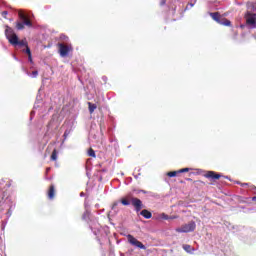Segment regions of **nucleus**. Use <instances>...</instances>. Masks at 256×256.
<instances>
[{"instance_id": "nucleus-1", "label": "nucleus", "mask_w": 256, "mask_h": 256, "mask_svg": "<svg viewBox=\"0 0 256 256\" xmlns=\"http://www.w3.org/2000/svg\"><path fill=\"white\" fill-rule=\"evenodd\" d=\"M18 16L22 21L16 23V28L18 31H23V29H25V25L26 27H33V22H31V19H33V14L31 12L25 13L23 10H19Z\"/></svg>"}, {"instance_id": "nucleus-2", "label": "nucleus", "mask_w": 256, "mask_h": 256, "mask_svg": "<svg viewBox=\"0 0 256 256\" xmlns=\"http://www.w3.org/2000/svg\"><path fill=\"white\" fill-rule=\"evenodd\" d=\"M197 227L195 221H190L187 224H183L181 227L176 228V233H193Z\"/></svg>"}, {"instance_id": "nucleus-3", "label": "nucleus", "mask_w": 256, "mask_h": 256, "mask_svg": "<svg viewBox=\"0 0 256 256\" xmlns=\"http://www.w3.org/2000/svg\"><path fill=\"white\" fill-rule=\"evenodd\" d=\"M209 15L219 25H224L225 27H229L231 25V21H229L227 18L219 15V12H210Z\"/></svg>"}, {"instance_id": "nucleus-4", "label": "nucleus", "mask_w": 256, "mask_h": 256, "mask_svg": "<svg viewBox=\"0 0 256 256\" xmlns=\"http://www.w3.org/2000/svg\"><path fill=\"white\" fill-rule=\"evenodd\" d=\"M244 19L246 20V25L249 29H256V13L248 11L245 13Z\"/></svg>"}, {"instance_id": "nucleus-5", "label": "nucleus", "mask_w": 256, "mask_h": 256, "mask_svg": "<svg viewBox=\"0 0 256 256\" xmlns=\"http://www.w3.org/2000/svg\"><path fill=\"white\" fill-rule=\"evenodd\" d=\"M58 47L61 57H67V55H69V52L73 50V47H71V45H65L63 43H58Z\"/></svg>"}, {"instance_id": "nucleus-6", "label": "nucleus", "mask_w": 256, "mask_h": 256, "mask_svg": "<svg viewBox=\"0 0 256 256\" xmlns=\"http://www.w3.org/2000/svg\"><path fill=\"white\" fill-rule=\"evenodd\" d=\"M127 239H128V242L130 243V245H133L134 247H138V249H147V247H145L143 245V243H141V241H139L135 237H133V235L128 234Z\"/></svg>"}, {"instance_id": "nucleus-7", "label": "nucleus", "mask_w": 256, "mask_h": 256, "mask_svg": "<svg viewBox=\"0 0 256 256\" xmlns=\"http://www.w3.org/2000/svg\"><path fill=\"white\" fill-rule=\"evenodd\" d=\"M131 204L135 207L137 213L143 209V202L139 198H130Z\"/></svg>"}, {"instance_id": "nucleus-8", "label": "nucleus", "mask_w": 256, "mask_h": 256, "mask_svg": "<svg viewBox=\"0 0 256 256\" xmlns=\"http://www.w3.org/2000/svg\"><path fill=\"white\" fill-rule=\"evenodd\" d=\"M204 177L207 179H221V174H217L214 171H208Z\"/></svg>"}, {"instance_id": "nucleus-9", "label": "nucleus", "mask_w": 256, "mask_h": 256, "mask_svg": "<svg viewBox=\"0 0 256 256\" xmlns=\"http://www.w3.org/2000/svg\"><path fill=\"white\" fill-rule=\"evenodd\" d=\"M182 249H184V251H186V253H189L190 255H193V253H195V248L191 247V245L189 244H183Z\"/></svg>"}, {"instance_id": "nucleus-10", "label": "nucleus", "mask_w": 256, "mask_h": 256, "mask_svg": "<svg viewBox=\"0 0 256 256\" xmlns=\"http://www.w3.org/2000/svg\"><path fill=\"white\" fill-rule=\"evenodd\" d=\"M8 41L11 45H17L19 43V37H17V34H14L8 38Z\"/></svg>"}, {"instance_id": "nucleus-11", "label": "nucleus", "mask_w": 256, "mask_h": 256, "mask_svg": "<svg viewBox=\"0 0 256 256\" xmlns=\"http://www.w3.org/2000/svg\"><path fill=\"white\" fill-rule=\"evenodd\" d=\"M140 215H142V217H144V219H151V217H153V214L147 209L142 210L140 212Z\"/></svg>"}, {"instance_id": "nucleus-12", "label": "nucleus", "mask_w": 256, "mask_h": 256, "mask_svg": "<svg viewBox=\"0 0 256 256\" xmlns=\"http://www.w3.org/2000/svg\"><path fill=\"white\" fill-rule=\"evenodd\" d=\"M5 35L7 39H9V37H13V35H15V32H13V29L11 27L7 26L5 30Z\"/></svg>"}, {"instance_id": "nucleus-13", "label": "nucleus", "mask_w": 256, "mask_h": 256, "mask_svg": "<svg viewBox=\"0 0 256 256\" xmlns=\"http://www.w3.org/2000/svg\"><path fill=\"white\" fill-rule=\"evenodd\" d=\"M55 197V186L51 185L48 191V199H54Z\"/></svg>"}, {"instance_id": "nucleus-14", "label": "nucleus", "mask_w": 256, "mask_h": 256, "mask_svg": "<svg viewBox=\"0 0 256 256\" xmlns=\"http://www.w3.org/2000/svg\"><path fill=\"white\" fill-rule=\"evenodd\" d=\"M41 107V96L37 95L36 102L34 104V110L39 109Z\"/></svg>"}, {"instance_id": "nucleus-15", "label": "nucleus", "mask_w": 256, "mask_h": 256, "mask_svg": "<svg viewBox=\"0 0 256 256\" xmlns=\"http://www.w3.org/2000/svg\"><path fill=\"white\" fill-rule=\"evenodd\" d=\"M88 107H89V113H94L95 109H97V104H93L91 102H88Z\"/></svg>"}, {"instance_id": "nucleus-16", "label": "nucleus", "mask_w": 256, "mask_h": 256, "mask_svg": "<svg viewBox=\"0 0 256 256\" xmlns=\"http://www.w3.org/2000/svg\"><path fill=\"white\" fill-rule=\"evenodd\" d=\"M195 3H197V0H190L189 3L187 4L185 10L188 11L192 7H195Z\"/></svg>"}, {"instance_id": "nucleus-17", "label": "nucleus", "mask_w": 256, "mask_h": 256, "mask_svg": "<svg viewBox=\"0 0 256 256\" xmlns=\"http://www.w3.org/2000/svg\"><path fill=\"white\" fill-rule=\"evenodd\" d=\"M90 215H91V212L88 209H86V211L84 212V214L82 216V219L84 221H88Z\"/></svg>"}, {"instance_id": "nucleus-18", "label": "nucleus", "mask_w": 256, "mask_h": 256, "mask_svg": "<svg viewBox=\"0 0 256 256\" xmlns=\"http://www.w3.org/2000/svg\"><path fill=\"white\" fill-rule=\"evenodd\" d=\"M160 218L164 219V221H169V219H173V217H169V215L165 213L160 214Z\"/></svg>"}, {"instance_id": "nucleus-19", "label": "nucleus", "mask_w": 256, "mask_h": 256, "mask_svg": "<svg viewBox=\"0 0 256 256\" xmlns=\"http://www.w3.org/2000/svg\"><path fill=\"white\" fill-rule=\"evenodd\" d=\"M51 160L52 161H57V150L54 149L51 155Z\"/></svg>"}, {"instance_id": "nucleus-20", "label": "nucleus", "mask_w": 256, "mask_h": 256, "mask_svg": "<svg viewBox=\"0 0 256 256\" xmlns=\"http://www.w3.org/2000/svg\"><path fill=\"white\" fill-rule=\"evenodd\" d=\"M168 177H177L179 175L178 170L177 171H172L167 173Z\"/></svg>"}, {"instance_id": "nucleus-21", "label": "nucleus", "mask_w": 256, "mask_h": 256, "mask_svg": "<svg viewBox=\"0 0 256 256\" xmlns=\"http://www.w3.org/2000/svg\"><path fill=\"white\" fill-rule=\"evenodd\" d=\"M88 155H89V157H96V155H95V150H93L92 148H90V149L88 150Z\"/></svg>"}, {"instance_id": "nucleus-22", "label": "nucleus", "mask_w": 256, "mask_h": 256, "mask_svg": "<svg viewBox=\"0 0 256 256\" xmlns=\"http://www.w3.org/2000/svg\"><path fill=\"white\" fill-rule=\"evenodd\" d=\"M60 40L67 42V41H69V37H67L65 34H62V35H60Z\"/></svg>"}, {"instance_id": "nucleus-23", "label": "nucleus", "mask_w": 256, "mask_h": 256, "mask_svg": "<svg viewBox=\"0 0 256 256\" xmlns=\"http://www.w3.org/2000/svg\"><path fill=\"white\" fill-rule=\"evenodd\" d=\"M121 203H122V205H125V206L131 205V203H130L129 200H127V199H122V200H121Z\"/></svg>"}, {"instance_id": "nucleus-24", "label": "nucleus", "mask_w": 256, "mask_h": 256, "mask_svg": "<svg viewBox=\"0 0 256 256\" xmlns=\"http://www.w3.org/2000/svg\"><path fill=\"white\" fill-rule=\"evenodd\" d=\"M188 171H190L189 168H183V169L178 170V173H188Z\"/></svg>"}, {"instance_id": "nucleus-25", "label": "nucleus", "mask_w": 256, "mask_h": 256, "mask_svg": "<svg viewBox=\"0 0 256 256\" xmlns=\"http://www.w3.org/2000/svg\"><path fill=\"white\" fill-rule=\"evenodd\" d=\"M37 75H39V72L38 71H33L32 74L30 75V77L35 79V77H37Z\"/></svg>"}, {"instance_id": "nucleus-26", "label": "nucleus", "mask_w": 256, "mask_h": 256, "mask_svg": "<svg viewBox=\"0 0 256 256\" xmlns=\"http://www.w3.org/2000/svg\"><path fill=\"white\" fill-rule=\"evenodd\" d=\"M7 15H9V12L7 11L2 12V17H4V19H7Z\"/></svg>"}, {"instance_id": "nucleus-27", "label": "nucleus", "mask_w": 256, "mask_h": 256, "mask_svg": "<svg viewBox=\"0 0 256 256\" xmlns=\"http://www.w3.org/2000/svg\"><path fill=\"white\" fill-rule=\"evenodd\" d=\"M17 45H19L20 47H25V42H24V41H19V40H18Z\"/></svg>"}, {"instance_id": "nucleus-28", "label": "nucleus", "mask_w": 256, "mask_h": 256, "mask_svg": "<svg viewBox=\"0 0 256 256\" xmlns=\"http://www.w3.org/2000/svg\"><path fill=\"white\" fill-rule=\"evenodd\" d=\"M26 53L27 55H31V49H29V47L26 48Z\"/></svg>"}, {"instance_id": "nucleus-29", "label": "nucleus", "mask_w": 256, "mask_h": 256, "mask_svg": "<svg viewBox=\"0 0 256 256\" xmlns=\"http://www.w3.org/2000/svg\"><path fill=\"white\" fill-rule=\"evenodd\" d=\"M33 115H35V110H32L30 113V119H33Z\"/></svg>"}, {"instance_id": "nucleus-30", "label": "nucleus", "mask_w": 256, "mask_h": 256, "mask_svg": "<svg viewBox=\"0 0 256 256\" xmlns=\"http://www.w3.org/2000/svg\"><path fill=\"white\" fill-rule=\"evenodd\" d=\"M28 59H29L30 63H33V58L31 57V54L28 55Z\"/></svg>"}, {"instance_id": "nucleus-31", "label": "nucleus", "mask_w": 256, "mask_h": 256, "mask_svg": "<svg viewBox=\"0 0 256 256\" xmlns=\"http://www.w3.org/2000/svg\"><path fill=\"white\" fill-rule=\"evenodd\" d=\"M117 205H119V203H118V202H115V203L113 204V206H112V209H115V207H117Z\"/></svg>"}, {"instance_id": "nucleus-32", "label": "nucleus", "mask_w": 256, "mask_h": 256, "mask_svg": "<svg viewBox=\"0 0 256 256\" xmlns=\"http://www.w3.org/2000/svg\"><path fill=\"white\" fill-rule=\"evenodd\" d=\"M166 1H167V0H161V1H160V5H165Z\"/></svg>"}, {"instance_id": "nucleus-33", "label": "nucleus", "mask_w": 256, "mask_h": 256, "mask_svg": "<svg viewBox=\"0 0 256 256\" xmlns=\"http://www.w3.org/2000/svg\"><path fill=\"white\" fill-rule=\"evenodd\" d=\"M80 197H85V193H84V192H81V193H80Z\"/></svg>"}, {"instance_id": "nucleus-34", "label": "nucleus", "mask_w": 256, "mask_h": 256, "mask_svg": "<svg viewBox=\"0 0 256 256\" xmlns=\"http://www.w3.org/2000/svg\"><path fill=\"white\" fill-rule=\"evenodd\" d=\"M247 185H249V184L244 183V184H242V187H247Z\"/></svg>"}, {"instance_id": "nucleus-35", "label": "nucleus", "mask_w": 256, "mask_h": 256, "mask_svg": "<svg viewBox=\"0 0 256 256\" xmlns=\"http://www.w3.org/2000/svg\"><path fill=\"white\" fill-rule=\"evenodd\" d=\"M252 201H256V196L252 197Z\"/></svg>"}, {"instance_id": "nucleus-36", "label": "nucleus", "mask_w": 256, "mask_h": 256, "mask_svg": "<svg viewBox=\"0 0 256 256\" xmlns=\"http://www.w3.org/2000/svg\"><path fill=\"white\" fill-rule=\"evenodd\" d=\"M46 171H47V173H49V171H51V168H47V170H46Z\"/></svg>"}, {"instance_id": "nucleus-37", "label": "nucleus", "mask_w": 256, "mask_h": 256, "mask_svg": "<svg viewBox=\"0 0 256 256\" xmlns=\"http://www.w3.org/2000/svg\"><path fill=\"white\" fill-rule=\"evenodd\" d=\"M64 137H67V132L64 133Z\"/></svg>"}, {"instance_id": "nucleus-38", "label": "nucleus", "mask_w": 256, "mask_h": 256, "mask_svg": "<svg viewBox=\"0 0 256 256\" xmlns=\"http://www.w3.org/2000/svg\"><path fill=\"white\" fill-rule=\"evenodd\" d=\"M14 59L17 61V57H14Z\"/></svg>"}]
</instances>
